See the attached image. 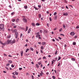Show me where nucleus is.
Here are the masks:
<instances>
[{"label": "nucleus", "mask_w": 79, "mask_h": 79, "mask_svg": "<svg viewBox=\"0 0 79 79\" xmlns=\"http://www.w3.org/2000/svg\"><path fill=\"white\" fill-rule=\"evenodd\" d=\"M5 28H4V24H2L0 25V31H4Z\"/></svg>", "instance_id": "obj_1"}, {"label": "nucleus", "mask_w": 79, "mask_h": 79, "mask_svg": "<svg viewBox=\"0 0 79 79\" xmlns=\"http://www.w3.org/2000/svg\"><path fill=\"white\" fill-rule=\"evenodd\" d=\"M23 18V21L24 22V23H27V19H26V17L25 16H22Z\"/></svg>", "instance_id": "obj_2"}, {"label": "nucleus", "mask_w": 79, "mask_h": 79, "mask_svg": "<svg viewBox=\"0 0 79 79\" xmlns=\"http://www.w3.org/2000/svg\"><path fill=\"white\" fill-rule=\"evenodd\" d=\"M40 32H38V33H35V35H36V38H38V37H40V35H39Z\"/></svg>", "instance_id": "obj_3"}, {"label": "nucleus", "mask_w": 79, "mask_h": 79, "mask_svg": "<svg viewBox=\"0 0 79 79\" xmlns=\"http://www.w3.org/2000/svg\"><path fill=\"white\" fill-rule=\"evenodd\" d=\"M11 42H12V40H8L6 42L8 44H10Z\"/></svg>", "instance_id": "obj_4"}, {"label": "nucleus", "mask_w": 79, "mask_h": 79, "mask_svg": "<svg viewBox=\"0 0 79 79\" xmlns=\"http://www.w3.org/2000/svg\"><path fill=\"white\" fill-rule=\"evenodd\" d=\"M11 31L13 33H15V32H17V30L15 29L14 30H11Z\"/></svg>", "instance_id": "obj_5"}, {"label": "nucleus", "mask_w": 79, "mask_h": 79, "mask_svg": "<svg viewBox=\"0 0 79 79\" xmlns=\"http://www.w3.org/2000/svg\"><path fill=\"white\" fill-rule=\"evenodd\" d=\"M70 34L71 35H74L75 34L74 32H72L70 33Z\"/></svg>", "instance_id": "obj_6"}, {"label": "nucleus", "mask_w": 79, "mask_h": 79, "mask_svg": "<svg viewBox=\"0 0 79 79\" xmlns=\"http://www.w3.org/2000/svg\"><path fill=\"white\" fill-rule=\"evenodd\" d=\"M20 53L21 54V56H23V51H22L20 52Z\"/></svg>", "instance_id": "obj_7"}, {"label": "nucleus", "mask_w": 79, "mask_h": 79, "mask_svg": "<svg viewBox=\"0 0 79 79\" xmlns=\"http://www.w3.org/2000/svg\"><path fill=\"white\" fill-rule=\"evenodd\" d=\"M41 73H40V76H43V75H42V74H44V73H43L42 72V71H41Z\"/></svg>", "instance_id": "obj_8"}, {"label": "nucleus", "mask_w": 79, "mask_h": 79, "mask_svg": "<svg viewBox=\"0 0 79 79\" xmlns=\"http://www.w3.org/2000/svg\"><path fill=\"white\" fill-rule=\"evenodd\" d=\"M0 44H2V45H3L4 46H5V43H2V42L1 41L0 42Z\"/></svg>", "instance_id": "obj_9"}, {"label": "nucleus", "mask_w": 79, "mask_h": 79, "mask_svg": "<svg viewBox=\"0 0 79 79\" xmlns=\"http://www.w3.org/2000/svg\"><path fill=\"white\" fill-rule=\"evenodd\" d=\"M68 13H67V12L64 13L63 14V15H64V16H68Z\"/></svg>", "instance_id": "obj_10"}, {"label": "nucleus", "mask_w": 79, "mask_h": 79, "mask_svg": "<svg viewBox=\"0 0 79 79\" xmlns=\"http://www.w3.org/2000/svg\"><path fill=\"white\" fill-rule=\"evenodd\" d=\"M57 19V15H56L54 16V20H55Z\"/></svg>", "instance_id": "obj_11"}, {"label": "nucleus", "mask_w": 79, "mask_h": 79, "mask_svg": "<svg viewBox=\"0 0 79 79\" xmlns=\"http://www.w3.org/2000/svg\"><path fill=\"white\" fill-rule=\"evenodd\" d=\"M31 28H30L28 31V34L30 33L31 32Z\"/></svg>", "instance_id": "obj_12"}, {"label": "nucleus", "mask_w": 79, "mask_h": 79, "mask_svg": "<svg viewBox=\"0 0 79 79\" xmlns=\"http://www.w3.org/2000/svg\"><path fill=\"white\" fill-rule=\"evenodd\" d=\"M15 74H16V75H17H17H18V73L16 71H15Z\"/></svg>", "instance_id": "obj_13"}, {"label": "nucleus", "mask_w": 79, "mask_h": 79, "mask_svg": "<svg viewBox=\"0 0 79 79\" xmlns=\"http://www.w3.org/2000/svg\"><path fill=\"white\" fill-rule=\"evenodd\" d=\"M31 25L32 26L35 27V23H31Z\"/></svg>", "instance_id": "obj_14"}, {"label": "nucleus", "mask_w": 79, "mask_h": 79, "mask_svg": "<svg viewBox=\"0 0 79 79\" xmlns=\"http://www.w3.org/2000/svg\"><path fill=\"white\" fill-rule=\"evenodd\" d=\"M38 16L39 18H41V17L42 16V15H41V14H39L38 15Z\"/></svg>", "instance_id": "obj_15"}, {"label": "nucleus", "mask_w": 79, "mask_h": 79, "mask_svg": "<svg viewBox=\"0 0 79 79\" xmlns=\"http://www.w3.org/2000/svg\"><path fill=\"white\" fill-rule=\"evenodd\" d=\"M76 44V42H73V45H75Z\"/></svg>", "instance_id": "obj_16"}, {"label": "nucleus", "mask_w": 79, "mask_h": 79, "mask_svg": "<svg viewBox=\"0 0 79 79\" xmlns=\"http://www.w3.org/2000/svg\"><path fill=\"white\" fill-rule=\"evenodd\" d=\"M45 44H46V43L45 42H43L42 43V45H45Z\"/></svg>", "instance_id": "obj_17"}, {"label": "nucleus", "mask_w": 79, "mask_h": 79, "mask_svg": "<svg viewBox=\"0 0 79 79\" xmlns=\"http://www.w3.org/2000/svg\"><path fill=\"white\" fill-rule=\"evenodd\" d=\"M29 49H28V48L27 49H26V51H25V52H26V53H27V52H28V51H29Z\"/></svg>", "instance_id": "obj_18"}, {"label": "nucleus", "mask_w": 79, "mask_h": 79, "mask_svg": "<svg viewBox=\"0 0 79 79\" xmlns=\"http://www.w3.org/2000/svg\"><path fill=\"white\" fill-rule=\"evenodd\" d=\"M61 60V57H60V56H59L57 61H58V60Z\"/></svg>", "instance_id": "obj_19"}, {"label": "nucleus", "mask_w": 79, "mask_h": 79, "mask_svg": "<svg viewBox=\"0 0 79 79\" xmlns=\"http://www.w3.org/2000/svg\"><path fill=\"white\" fill-rule=\"evenodd\" d=\"M71 60L72 61H75V59L74 58H71Z\"/></svg>", "instance_id": "obj_20"}, {"label": "nucleus", "mask_w": 79, "mask_h": 79, "mask_svg": "<svg viewBox=\"0 0 79 79\" xmlns=\"http://www.w3.org/2000/svg\"><path fill=\"white\" fill-rule=\"evenodd\" d=\"M36 68H39V65H38V64H36Z\"/></svg>", "instance_id": "obj_21"}, {"label": "nucleus", "mask_w": 79, "mask_h": 79, "mask_svg": "<svg viewBox=\"0 0 79 79\" xmlns=\"http://www.w3.org/2000/svg\"><path fill=\"white\" fill-rule=\"evenodd\" d=\"M36 26H40V24L39 23H36L35 24Z\"/></svg>", "instance_id": "obj_22"}, {"label": "nucleus", "mask_w": 79, "mask_h": 79, "mask_svg": "<svg viewBox=\"0 0 79 79\" xmlns=\"http://www.w3.org/2000/svg\"><path fill=\"white\" fill-rule=\"evenodd\" d=\"M15 35H18V32H15Z\"/></svg>", "instance_id": "obj_23"}, {"label": "nucleus", "mask_w": 79, "mask_h": 79, "mask_svg": "<svg viewBox=\"0 0 79 79\" xmlns=\"http://www.w3.org/2000/svg\"><path fill=\"white\" fill-rule=\"evenodd\" d=\"M38 9H40V8H41V5H38Z\"/></svg>", "instance_id": "obj_24"}, {"label": "nucleus", "mask_w": 79, "mask_h": 79, "mask_svg": "<svg viewBox=\"0 0 79 79\" xmlns=\"http://www.w3.org/2000/svg\"><path fill=\"white\" fill-rule=\"evenodd\" d=\"M8 63H12V61H11V60H9L8 61Z\"/></svg>", "instance_id": "obj_25"}, {"label": "nucleus", "mask_w": 79, "mask_h": 79, "mask_svg": "<svg viewBox=\"0 0 79 79\" xmlns=\"http://www.w3.org/2000/svg\"><path fill=\"white\" fill-rule=\"evenodd\" d=\"M24 8L25 10H27V6H24Z\"/></svg>", "instance_id": "obj_26"}, {"label": "nucleus", "mask_w": 79, "mask_h": 79, "mask_svg": "<svg viewBox=\"0 0 79 79\" xmlns=\"http://www.w3.org/2000/svg\"><path fill=\"white\" fill-rule=\"evenodd\" d=\"M33 8L35 9L36 10H38V9L37 8H36L35 6H34Z\"/></svg>", "instance_id": "obj_27"}, {"label": "nucleus", "mask_w": 79, "mask_h": 79, "mask_svg": "<svg viewBox=\"0 0 79 79\" xmlns=\"http://www.w3.org/2000/svg\"><path fill=\"white\" fill-rule=\"evenodd\" d=\"M19 21V19H17L16 20V23H18V21Z\"/></svg>", "instance_id": "obj_28"}, {"label": "nucleus", "mask_w": 79, "mask_h": 79, "mask_svg": "<svg viewBox=\"0 0 79 79\" xmlns=\"http://www.w3.org/2000/svg\"><path fill=\"white\" fill-rule=\"evenodd\" d=\"M15 42H16V40L14 39L12 41V43L14 44V43H15Z\"/></svg>", "instance_id": "obj_29"}, {"label": "nucleus", "mask_w": 79, "mask_h": 79, "mask_svg": "<svg viewBox=\"0 0 79 79\" xmlns=\"http://www.w3.org/2000/svg\"><path fill=\"white\" fill-rule=\"evenodd\" d=\"M28 29V27H26V30L25 31H27V30Z\"/></svg>", "instance_id": "obj_30"}, {"label": "nucleus", "mask_w": 79, "mask_h": 79, "mask_svg": "<svg viewBox=\"0 0 79 79\" xmlns=\"http://www.w3.org/2000/svg\"><path fill=\"white\" fill-rule=\"evenodd\" d=\"M30 50H31V51H33V48H31V47H30Z\"/></svg>", "instance_id": "obj_31"}, {"label": "nucleus", "mask_w": 79, "mask_h": 79, "mask_svg": "<svg viewBox=\"0 0 79 79\" xmlns=\"http://www.w3.org/2000/svg\"><path fill=\"white\" fill-rule=\"evenodd\" d=\"M10 37H11V35H9L7 37V39H9Z\"/></svg>", "instance_id": "obj_32"}, {"label": "nucleus", "mask_w": 79, "mask_h": 79, "mask_svg": "<svg viewBox=\"0 0 79 79\" xmlns=\"http://www.w3.org/2000/svg\"><path fill=\"white\" fill-rule=\"evenodd\" d=\"M57 52H58V51L56 50L55 53V55H56L57 54Z\"/></svg>", "instance_id": "obj_33"}, {"label": "nucleus", "mask_w": 79, "mask_h": 79, "mask_svg": "<svg viewBox=\"0 0 79 79\" xmlns=\"http://www.w3.org/2000/svg\"><path fill=\"white\" fill-rule=\"evenodd\" d=\"M11 67L12 68H14L15 67V65H13V64H12L11 65Z\"/></svg>", "instance_id": "obj_34"}, {"label": "nucleus", "mask_w": 79, "mask_h": 79, "mask_svg": "<svg viewBox=\"0 0 79 79\" xmlns=\"http://www.w3.org/2000/svg\"><path fill=\"white\" fill-rule=\"evenodd\" d=\"M12 22H15V19H12Z\"/></svg>", "instance_id": "obj_35"}, {"label": "nucleus", "mask_w": 79, "mask_h": 79, "mask_svg": "<svg viewBox=\"0 0 79 79\" xmlns=\"http://www.w3.org/2000/svg\"><path fill=\"white\" fill-rule=\"evenodd\" d=\"M60 63L59 62L58 63V64L57 66H60Z\"/></svg>", "instance_id": "obj_36"}, {"label": "nucleus", "mask_w": 79, "mask_h": 79, "mask_svg": "<svg viewBox=\"0 0 79 79\" xmlns=\"http://www.w3.org/2000/svg\"><path fill=\"white\" fill-rule=\"evenodd\" d=\"M52 78H53V79H55V76H53L52 77Z\"/></svg>", "instance_id": "obj_37"}, {"label": "nucleus", "mask_w": 79, "mask_h": 79, "mask_svg": "<svg viewBox=\"0 0 79 79\" xmlns=\"http://www.w3.org/2000/svg\"><path fill=\"white\" fill-rule=\"evenodd\" d=\"M60 35H62V36H63V37H64V35L63 34H60Z\"/></svg>", "instance_id": "obj_38"}, {"label": "nucleus", "mask_w": 79, "mask_h": 79, "mask_svg": "<svg viewBox=\"0 0 79 79\" xmlns=\"http://www.w3.org/2000/svg\"><path fill=\"white\" fill-rule=\"evenodd\" d=\"M56 13H56V12H54V16H55V15H56Z\"/></svg>", "instance_id": "obj_39"}, {"label": "nucleus", "mask_w": 79, "mask_h": 79, "mask_svg": "<svg viewBox=\"0 0 79 79\" xmlns=\"http://www.w3.org/2000/svg\"><path fill=\"white\" fill-rule=\"evenodd\" d=\"M9 65H10V64L7 63L6 64V66H9Z\"/></svg>", "instance_id": "obj_40"}, {"label": "nucleus", "mask_w": 79, "mask_h": 79, "mask_svg": "<svg viewBox=\"0 0 79 79\" xmlns=\"http://www.w3.org/2000/svg\"><path fill=\"white\" fill-rule=\"evenodd\" d=\"M49 19L50 21H52V18H51L50 17H49Z\"/></svg>", "instance_id": "obj_41"}, {"label": "nucleus", "mask_w": 79, "mask_h": 79, "mask_svg": "<svg viewBox=\"0 0 79 79\" xmlns=\"http://www.w3.org/2000/svg\"><path fill=\"white\" fill-rule=\"evenodd\" d=\"M63 27L64 28V29H65V25H64V24L63 25Z\"/></svg>", "instance_id": "obj_42"}, {"label": "nucleus", "mask_w": 79, "mask_h": 79, "mask_svg": "<svg viewBox=\"0 0 79 79\" xmlns=\"http://www.w3.org/2000/svg\"><path fill=\"white\" fill-rule=\"evenodd\" d=\"M55 61H57V60H58V58H57V57H56V58H55Z\"/></svg>", "instance_id": "obj_43"}, {"label": "nucleus", "mask_w": 79, "mask_h": 79, "mask_svg": "<svg viewBox=\"0 0 79 79\" xmlns=\"http://www.w3.org/2000/svg\"><path fill=\"white\" fill-rule=\"evenodd\" d=\"M44 31L46 33H47L48 32V31L47 30H44Z\"/></svg>", "instance_id": "obj_44"}, {"label": "nucleus", "mask_w": 79, "mask_h": 79, "mask_svg": "<svg viewBox=\"0 0 79 79\" xmlns=\"http://www.w3.org/2000/svg\"><path fill=\"white\" fill-rule=\"evenodd\" d=\"M22 69H23V68H19V70H22Z\"/></svg>", "instance_id": "obj_45"}, {"label": "nucleus", "mask_w": 79, "mask_h": 79, "mask_svg": "<svg viewBox=\"0 0 79 79\" xmlns=\"http://www.w3.org/2000/svg\"><path fill=\"white\" fill-rule=\"evenodd\" d=\"M79 26H77L76 27V29H79Z\"/></svg>", "instance_id": "obj_46"}, {"label": "nucleus", "mask_w": 79, "mask_h": 79, "mask_svg": "<svg viewBox=\"0 0 79 79\" xmlns=\"http://www.w3.org/2000/svg\"><path fill=\"white\" fill-rule=\"evenodd\" d=\"M40 52L41 53H43V51H42V50H40Z\"/></svg>", "instance_id": "obj_47"}, {"label": "nucleus", "mask_w": 79, "mask_h": 79, "mask_svg": "<svg viewBox=\"0 0 79 79\" xmlns=\"http://www.w3.org/2000/svg\"><path fill=\"white\" fill-rule=\"evenodd\" d=\"M31 77L32 79H34V77L33 75H31Z\"/></svg>", "instance_id": "obj_48"}, {"label": "nucleus", "mask_w": 79, "mask_h": 79, "mask_svg": "<svg viewBox=\"0 0 79 79\" xmlns=\"http://www.w3.org/2000/svg\"><path fill=\"white\" fill-rule=\"evenodd\" d=\"M40 33H42V30H40Z\"/></svg>", "instance_id": "obj_49"}, {"label": "nucleus", "mask_w": 79, "mask_h": 79, "mask_svg": "<svg viewBox=\"0 0 79 79\" xmlns=\"http://www.w3.org/2000/svg\"><path fill=\"white\" fill-rule=\"evenodd\" d=\"M47 26H48V27H49V24L48 23H47Z\"/></svg>", "instance_id": "obj_50"}, {"label": "nucleus", "mask_w": 79, "mask_h": 79, "mask_svg": "<svg viewBox=\"0 0 79 79\" xmlns=\"http://www.w3.org/2000/svg\"><path fill=\"white\" fill-rule=\"evenodd\" d=\"M11 25L12 26H15V23H12Z\"/></svg>", "instance_id": "obj_51"}, {"label": "nucleus", "mask_w": 79, "mask_h": 79, "mask_svg": "<svg viewBox=\"0 0 79 79\" xmlns=\"http://www.w3.org/2000/svg\"><path fill=\"white\" fill-rule=\"evenodd\" d=\"M9 7L10 8H12V7L11 6H9Z\"/></svg>", "instance_id": "obj_52"}, {"label": "nucleus", "mask_w": 79, "mask_h": 79, "mask_svg": "<svg viewBox=\"0 0 79 79\" xmlns=\"http://www.w3.org/2000/svg\"><path fill=\"white\" fill-rule=\"evenodd\" d=\"M58 39H60V40H61V39H62L60 37H58Z\"/></svg>", "instance_id": "obj_53"}, {"label": "nucleus", "mask_w": 79, "mask_h": 79, "mask_svg": "<svg viewBox=\"0 0 79 79\" xmlns=\"http://www.w3.org/2000/svg\"><path fill=\"white\" fill-rule=\"evenodd\" d=\"M64 3H67V1H66V0H65L64 1Z\"/></svg>", "instance_id": "obj_54"}, {"label": "nucleus", "mask_w": 79, "mask_h": 79, "mask_svg": "<svg viewBox=\"0 0 79 79\" xmlns=\"http://www.w3.org/2000/svg\"><path fill=\"white\" fill-rule=\"evenodd\" d=\"M43 59H46V57L45 56H44L43 58Z\"/></svg>", "instance_id": "obj_55"}, {"label": "nucleus", "mask_w": 79, "mask_h": 79, "mask_svg": "<svg viewBox=\"0 0 79 79\" xmlns=\"http://www.w3.org/2000/svg\"><path fill=\"white\" fill-rule=\"evenodd\" d=\"M77 37V35H76L74 37V38H75V39H76Z\"/></svg>", "instance_id": "obj_56"}, {"label": "nucleus", "mask_w": 79, "mask_h": 79, "mask_svg": "<svg viewBox=\"0 0 79 79\" xmlns=\"http://www.w3.org/2000/svg\"><path fill=\"white\" fill-rule=\"evenodd\" d=\"M43 46H41L40 48L42 50H43Z\"/></svg>", "instance_id": "obj_57"}, {"label": "nucleus", "mask_w": 79, "mask_h": 79, "mask_svg": "<svg viewBox=\"0 0 79 79\" xmlns=\"http://www.w3.org/2000/svg\"><path fill=\"white\" fill-rule=\"evenodd\" d=\"M55 40H57V41H59V40H58V39H57L56 38H55Z\"/></svg>", "instance_id": "obj_58"}, {"label": "nucleus", "mask_w": 79, "mask_h": 79, "mask_svg": "<svg viewBox=\"0 0 79 79\" xmlns=\"http://www.w3.org/2000/svg\"><path fill=\"white\" fill-rule=\"evenodd\" d=\"M53 63H54V62H53V61H52V65H53Z\"/></svg>", "instance_id": "obj_59"}, {"label": "nucleus", "mask_w": 79, "mask_h": 79, "mask_svg": "<svg viewBox=\"0 0 79 79\" xmlns=\"http://www.w3.org/2000/svg\"><path fill=\"white\" fill-rule=\"evenodd\" d=\"M66 8L67 9H69V8L67 6H66Z\"/></svg>", "instance_id": "obj_60"}, {"label": "nucleus", "mask_w": 79, "mask_h": 79, "mask_svg": "<svg viewBox=\"0 0 79 79\" xmlns=\"http://www.w3.org/2000/svg\"><path fill=\"white\" fill-rule=\"evenodd\" d=\"M52 40L53 42H55V39H53Z\"/></svg>", "instance_id": "obj_61"}, {"label": "nucleus", "mask_w": 79, "mask_h": 79, "mask_svg": "<svg viewBox=\"0 0 79 79\" xmlns=\"http://www.w3.org/2000/svg\"><path fill=\"white\" fill-rule=\"evenodd\" d=\"M6 69L7 70H8V68L7 67H6Z\"/></svg>", "instance_id": "obj_62"}, {"label": "nucleus", "mask_w": 79, "mask_h": 79, "mask_svg": "<svg viewBox=\"0 0 79 79\" xmlns=\"http://www.w3.org/2000/svg\"><path fill=\"white\" fill-rule=\"evenodd\" d=\"M46 13H47V14H49V12L47 11L46 12Z\"/></svg>", "instance_id": "obj_63"}, {"label": "nucleus", "mask_w": 79, "mask_h": 79, "mask_svg": "<svg viewBox=\"0 0 79 79\" xmlns=\"http://www.w3.org/2000/svg\"><path fill=\"white\" fill-rule=\"evenodd\" d=\"M13 28H16V26H14V27H13Z\"/></svg>", "instance_id": "obj_64"}]
</instances>
